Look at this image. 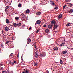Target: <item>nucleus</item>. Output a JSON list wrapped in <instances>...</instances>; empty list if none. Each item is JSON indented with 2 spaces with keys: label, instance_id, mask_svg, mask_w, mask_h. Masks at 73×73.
<instances>
[{
  "label": "nucleus",
  "instance_id": "nucleus-1",
  "mask_svg": "<svg viewBox=\"0 0 73 73\" xmlns=\"http://www.w3.org/2000/svg\"><path fill=\"white\" fill-rule=\"evenodd\" d=\"M19 17L20 19H22L23 20H24L25 19V15L23 14H21L19 16Z\"/></svg>",
  "mask_w": 73,
  "mask_h": 73
},
{
  "label": "nucleus",
  "instance_id": "nucleus-2",
  "mask_svg": "<svg viewBox=\"0 0 73 73\" xmlns=\"http://www.w3.org/2000/svg\"><path fill=\"white\" fill-rule=\"evenodd\" d=\"M41 21L40 20H38L36 21V23L35 24V25L36 26V25H37V24H41Z\"/></svg>",
  "mask_w": 73,
  "mask_h": 73
},
{
  "label": "nucleus",
  "instance_id": "nucleus-3",
  "mask_svg": "<svg viewBox=\"0 0 73 73\" xmlns=\"http://www.w3.org/2000/svg\"><path fill=\"white\" fill-rule=\"evenodd\" d=\"M40 56L41 57H45V53H43L40 54Z\"/></svg>",
  "mask_w": 73,
  "mask_h": 73
},
{
  "label": "nucleus",
  "instance_id": "nucleus-4",
  "mask_svg": "<svg viewBox=\"0 0 73 73\" xmlns=\"http://www.w3.org/2000/svg\"><path fill=\"white\" fill-rule=\"evenodd\" d=\"M4 30L6 31H8V30H9V28L8 27L6 26L4 29Z\"/></svg>",
  "mask_w": 73,
  "mask_h": 73
},
{
  "label": "nucleus",
  "instance_id": "nucleus-5",
  "mask_svg": "<svg viewBox=\"0 0 73 73\" xmlns=\"http://www.w3.org/2000/svg\"><path fill=\"white\" fill-rule=\"evenodd\" d=\"M21 23L20 22L17 23V26H18V27L20 26H21Z\"/></svg>",
  "mask_w": 73,
  "mask_h": 73
},
{
  "label": "nucleus",
  "instance_id": "nucleus-6",
  "mask_svg": "<svg viewBox=\"0 0 73 73\" xmlns=\"http://www.w3.org/2000/svg\"><path fill=\"white\" fill-rule=\"evenodd\" d=\"M38 52L37 51H36L35 53V56L36 58H37L38 55H37V53Z\"/></svg>",
  "mask_w": 73,
  "mask_h": 73
},
{
  "label": "nucleus",
  "instance_id": "nucleus-7",
  "mask_svg": "<svg viewBox=\"0 0 73 73\" xmlns=\"http://www.w3.org/2000/svg\"><path fill=\"white\" fill-rule=\"evenodd\" d=\"M27 44H29L30 43V42H31V40L30 38H28L27 39Z\"/></svg>",
  "mask_w": 73,
  "mask_h": 73
},
{
  "label": "nucleus",
  "instance_id": "nucleus-8",
  "mask_svg": "<svg viewBox=\"0 0 73 73\" xmlns=\"http://www.w3.org/2000/svg\"><path fill=\"white\" fill-rule=\"evenodd\" d=\"M6 22L7 24H9V20L8 19H6Z\"/></svg>",
  "mask_w": 73,
  "mask_h": 73
},
{
  "label": "nucleus",
  "instance_id": "nucleus-9",
  "mask_svg": "<svg viewBox=\"0 0 73 73\" xmlns=\"http://www.w3.org/2000/svg\"><path fill=\"white\" fill-rule=\"evenodd\" d=\"M26 12L27 13H28L29 14V12H30V11H29V9H27L26 10Z\"/></svg>",
  "mask_w": 73,
  "mask_h": 73
},
{
  "label": "nucleus",
  "instance_id": "nucleus-10",
  "mask_svg": "<svg viewBox=\"0 0 73 73\" xmlns=\"http://www.w3.org/2000/svg\"><path fill=\"white\" fill-rule=\"evenodd\" d=\"M64 45H65V43L64 42L62 43L61 44H60V46H64Z\"/></svg>",
  "mask_w": 73,
  "mask_h": 73
},
{
  "label": "nucleus",
  "instance_id": "nucleus-11",
  "mask_svg": "<svg viewBox=\"0 0 73 73\" xmlns=\"http://www.w3.org/2000/svg\"><path fill=\"white\" fill-rule=\"evenodd\" d=\"M13 54H10V58H12V57H13Z\"/></svg>",
  "mask_w": 73,
  "mask_h": 73
},
{
  "label": "nucleus",
  "instance_id": "nucleus-12",
  "mask_svg": "<svg viewBox=\"0 0 73 73\" xmlns=\"http://www.w3.org/2000/svg\"><path fill=\"white\" fill-rule=\"evenodd\" d=\"M55 23H56V22H55V21L54 20L52 21L51 22L52 24H54Z\"/></svg>",
  "mask_w": 73,
  "mask_h": 73
},
{
  "label": "nucleus",
  "instance_id": "nucleus-13",
  "mask_svg": "<svg viewBox=\"0 0 73 73\" xmlns=\"http://www.w3.org/2000/svg\"><path fill=\"white\" fill-rule=\"evenodd\" d=\"M9 8V7L8 6H7L6 7L5 11H7Z\"/></svg>",
  "mask_w": 73,
  "mask_h": 73
},
{
  "label": "nucleus",
  "instance_id": "nucleus-14",
  "mask_svg": "<svg viewBox=\"0 0 73 73\" xmlns=\"http://www.w3.org/2000/svg\"><path fill=\"white\" fill-rule=\"evenodd\" d=\"M15 20H16L17 21L19 20V18L18 17H15Z\"/></svg>",
  "mask_w": 73,
  "mask_h": 73
},
{
  "label": "nucleus",
  "instance_id": "nucleus-15",
  "mask_svg": "<svg viewBox=\"0 0 73 73\" xmlns=\"http://www.w3.org/2000/svg\"><path fill=\"white\" fill-rule=\"evenodd\" d=\"M36 15H38V16L39 15H41V13L40 12H37L36 13Z\"/></svg>",
  "mask_w": 73,
  "mask_h": 73
},
{
  "label": "nucleus",
  "instance_id": "nucleus-16",
  "mask_svg": "<svg viewBox=\"0 0 73 73\" xmlns=\"http://www.w3.org/2000/svg\"><path fill=\"white\" fill-rule=\"evenodd\" d=\"M45 31L46 33H48V32H49V29H45Z\"/></svg>",
  "mask_w": 73,
  "mask_h": 73
},
{
  "label": "nucleus",
  "instance_id": "nucleus-17",
  "mask_svg": "<svg viewBox=\"0 0 73 73\" xmlns=\"http://www.w3.org/2000/svg\"><path fill=\"white\" fill-rule=\"evenodd\" d=\"M62 53L64 54H66V53H67V51H63L62 52Z\"/></svg>",
  "mask_w": 73,
  "mask_h": 73
},
{
  "label": "nucleus",
  "instance_id": "nucleus-18",
  "mask_svg": "<svg viewBox=\"0 0 73 73\" xmlns=\"http://www.w3.org/2000/svg\"><path fill=\"white\" fill-rule=\"evenodd\" d=\"M53 49L54 50H58V48L57 47H54Z\"/></svg>",
  "mask_w": 73,
  "mask_h": 73
},
{
  "label": "nucleus",
  "instance_id": "nucleus-19",
  "mask_svg": "<svg viewBox=\"0 0 73 73\" xmlns=\"http://www.w3.org/2000/svg\"><path fill=\"white\" fill-rule=\"evenodd\" d=\"M54 29H57V25H55L54 27Z\"/></svg>",
  "mask_w": 73,
  "mask_h": 73
},
{
  "label": "nucleus",
  "instance_id": "nucleus-20",
  "mask_svg": "<svg viewBox=\"0 0 73 73\" xmlns=\"http://www.w3.org/2000/svg\"><path fill=\"white\" fill-rule=\"evenodd\" d=\"M69 4V5L70 6V7H72V6H73V4H72V3H68L67 4Z\"/></svg>",
  "mask_w": 73,
  "mask_h": 73
},
{
  "label": "nucleus",
  "instance_id": "nucleus-21",
  "mask_svg": "<svg viewBox=\"0 0 73 73\" xmlns=\"http://www.w3.org/2000/svg\"><path fill=\"white\" fill-rule=\"evenodd\" d=\"M13 25L15 27H16L17 26V24H16L15 23H13Z\"/></svg>",
  "mask_w": 73,
  "mask_h": 73
},
{
  "label": "nucleus",
  "instance_id": "nucleus-22",
  "mask_svg": "<svg viewBox=\"0 0 73 73\" xmlns=\"http://www.w3.org/2000/svg\"><path fill=\"white\" fill-rule=\"evenodd\" d=\"M48 28L50 29L52 28V25H49Z\"/></svg>",
  "mask_w": 73,
  "mask_h": 73
},
{
  "label": "nucleus",
  "instance_id": "nucleus-23",
  "mask_svg": "<svg viewBox=\"0 0 73 73\" xmlns=\"http://www.w3.org/2000/svg\"><path fill=\"white\" fill-rule=\"evenodd\" d=\"M21 3H19L18 5V7L19 8L21 7Z\"/></svg>",
  "mask_w": 73,
  "mask_h": 73
},
{
  "label": "nucleus",
  "instance_id": "nucleus-24",
  "mask_svg": "<svg viewBox=\"0 0 73 73\" xmlns=\"http://www.w3.org/2000/svg\"><path fill=\"white\" fill-rule=\"evenodd\" d=\"M62 14H61L60 15H59L58 17V19H60V18H61L62 17Z\"/></svg>",
  "mask_w": 73,
  "mask_h": 73
},
{
  "label": "nucleus",
  "instance_id": "nucleus-25",
  "mask_svg": "<svg viewBox=\"0 0 73 73\" xmlns=\"http://www.w3.org/2000/svg\"><path fill=\"white\" fill-rule=\"evenodd\" d=\"M34 45H35L34 46H35V50H36L37 48L36 47V43H34Z\"/></svg>",
  "mask_w": 73,
  "mask_h": 73
},
{
  "label": "nucleus",
  "instance_id": "nucleus-26",
  "mask_svg": "<svg viewBox=\"0 0 73 73\" xmlns=\"http://www.w3.org/2000/svg\"><path fill=\"white\" fill-rule=\"evenodd\" d=\"M60 63L61 64V65H62V64H63V62L61 59L60 60Z\"/></svg>",
  "mask_w": 73,
  "mask_h": 73
},
{
  "label": "nucleus",
  "instance_id": "nucleus-27",
  "mask_svg": "<svg viewBox=\"0 0 73 73\" xmlns=\"http://www.w3.org/2000/svg\"><path fill=\"white\" fill-rule=\"evenodd\" d=\"M70 24H71V23H68L66 25V26L67 27H69V26H70Z\"/></svg>",
  "mask_w": 73,
  "mask_h": 73
},
{
  "label": "nucleus",
  "instance_id": "nucleus-28",
  "mask_svg": "<svg viewBox=\"0 0 73 73\" xmlns=\"http://www.w3.org/2000/svg\"><path fill=\"white\" fill-rule=\"evenodd\" d=\"M73 11V9H71L70 10V11L69 13H72Z\"/></svg>",
  "mask_w": 73,
  "mask_h": 73
},
{
  "label": "nucleus",
  "instance_id": "nucleus-29",
  "mask_svg": "<svg viewBox=\"0 0 73 73\" xmlns=\"http://www.w3.org/2000/svg\"><path fill=\"white\" fill-rule=\"evenodd\" d=\"M34 66H37V63H34Z\"/></svg>",
  "mask_w": 73,
  "mask_h": 73
},
{
  "label": "nucleus",
  "instance_id": "nucleus-30",
  "mask_svg": "<svg viewBox=\"0 0 73 73\" xmlns=\"http://www.w3.org/2000/svg\"><path fill=\"white\" fill-rule=\"evenodd\" d=\"M9 41H6L5 43V44H6H6H8V43H9Z\"/></svg>",
  "mask_w": 73,
  "mask_h": 73
},
{
  "label": "nucleus",
  "instance_id": "nucleus-31",
  "mask_svg": "<svg viewBox=\"0 0 73 73\" xmlns=\"http://www.w3.org/2000/svg\"><path fill=\"white\" fill-rule=\"evenodd\" d=\"M70 0H66V2H70Z\"/></svg>",
  "mask_w": 73,
  "mask_h": 73
},
{
  "label": "nucleus",
  "instance_id": "nucleus-32",
  "mask_svg": "<svg viewBox=\"0 0 73 73\" xmlns=\"http://www.w3.org/2000/svg\"><path fill=\"white\" fill-rule=\"evenodd\" d=\"M1 47H3L4 46V45H3V43H1Z\"/></svg>",
  "mask_w": 73,
  "mask_h": 73
},
{
  "label": "nucleus",
  "instance_id": "nucleus-33",
  "mask_svg": "<svg viewBox=\"0 0 73 73\" xmlns=\"http://www.w3.org/2000/svg\"><path fill=\"white\" fill-rule=\"evenodd\" d=\"M11 65H14V62H11Z\"/></svg>",
  "mask_w": 73,
  "mask_h": 73
},
{
  "label": "nucleus",
  "instance_id": "nucleus-34",
  "mask_svg": "<svg viewBox=\"0 0 73 73\" xmlns=\"http://www.w3.org/2000/svg\"><path fill=\"white\" fill-rule=\"evenodd\" d=\"M39 31L40 30L39 29H38L36 32V33H37L39 32Z\"/></svg>",
  "mask_w": 73,
  "mask_h": 73
},
{
  "label": "nucleus",
  "instance_id": "nucleus-35",
  "mask_svg": "<svg viewBox=\"0 0 73 73\" xmlns=\"http://www.w3.org/2000/svg\"><path fill=\"white\" fill-rule=\"evenodd\" d=\"M65 7H66V5L64 6L63 7V10H64L65 9Z\"/></svg>",
  "mask_w": 73,
  "mask_h": 73
},
{
  "label": "nucleus",
  "instance_id": "nucleus-36",
  "mask_svg": "<svg viewBox=\"0 0 73 73\" xmlns=\"http://www.w3.org/2000/svg\"><path fill=\"white\" fill-rule=\"evenodd\" d=\"M51 4L52 5L54 6L55 5V4L54 3H51Z\"/></svg>",
  "mask_w": 73,
  "mask_h": 73
},
{
  "label": "nucleus",
  "instance_id": "nucleus-37",
  "mask_svg": "<svg viewBox=\"0 0 73 73\" xmlns=\"http://www.w3.org/2000/svg\"><path fill=\"white\" fill-rule=\"evenodd\" d=\"M43 27H46V25H43Z\"/></svg>",
  "mask_w": 73,
  "mask_h": 73
},
{
  "label": "nucleus",
  "instance_id": "nucleus-38",
  "mask_svg": "<svg viewBox=\"0 0 73 73\" xmlns=\"http://www.w3.org/2000/svg\"><path fill=\"white\" fill-rule=\"evenodd\" d=\"M50 3H51V4H52V3H54V2H53V1H50Z\"/></svg>",
  "mask_w": 73,
  "mask_h": 73
},
{
  "label": "nucleus",
  "instance_id": "nucleus-39",
  "mask_svg": "<svg viewBox=\"0 0 73 73\" xmlns=\"http://www.w3.org/2000/svg\"><path fill=\"white\" fill-rule=\"evenodd\" d=\"M58 7H56L54 8V9H57Z\"/></svg>",
  "mask_w": 73,
  "mask_h": 73
},
{
  "label": "nucleus",
  "instance_id": "nucleus-40",
  "mask_svg": "<svg viewBox=\"0 0 73 73\" xmlns=\"http://www.w3.org/2000/svg\"><path fill=\"white\" fill-rule=\"evenodd\" d=\"M29 73V72H28V71L27 70H26V71L25 73Z\"/></svg>",
  "mask_w": 73,
  "mask_h": 73
},
{
  "label": "nucleus",
  "instance_id": "nucleus-41",
  "mask_svg": "<svg viewBox=\"0 0 73 73\" xmlns=\"http://www.w3.org/2000/svg\"><path fill=\"white\" fill-rule=\"evenodd\" d=\"M2 73H5V71H3Z\"/></svg>",
  "mask_w": 73,
  "mask_h": 73
},
{
  "label": "nucleus",
  "instance_id": "nucleus-42",
  "mask_svg": "<svg viewBox=\"0 0 73 73\" xmlns=\"http://www.w3.org/2000/svg\"><path fill=\"white\" fill-rule=\"evenodd\" d=\"M17 62L16 61H14V63H15V64H16Z\"/></svg>",
  "mask_w": 73,
  "mask_h": 73
},
{
  "label": "nucleus",
  "instance_id": "nucleus-43",
  "mask_svg": "<svg viewBox=\"0 0 73 73\" xmlns=\"http://www.w3.org/2000/svg\"><path fill=\"white\" fill-rule=\"evenodd\" d=\"M31 29H32V28H31V27H30V28H29V30H31Z\"/></svg>",
  "mask_w": 73,
  "mask_h": 73
},
{
  "label": "nucleus",
  "instance_id": "nucleus-44",
  "mask_svg": "<svg viewBox=\"0 0 73 73\" xmlns=\"http://www.w3.org/2000/svg\"><path fill=\"white\" fill-rule=\"evenodd\" d=\"M60 40V42H62V39Z\"/></svg>",
  "mask_w": 73,
  "mask_h": 73
},
{
  "label": "nucleus",
  "instance_id": "nucleus-45",
  "mask_svg": "<svg viewBox=\"0 0 73 73\" xmlns=\"http://www.w3.org/2000/svg\"><path fill=\"white\" fill-rule=\"evenodd\" d=\"M50 35H49L47 36V37H50Z\"/></svg>",
  "mask_w": 73,
  "mask_h": 73
},
{
  "label": "nucleus",
  "instance_id": "nucleus-46",
  "mask_svg": "<svg viewBox=\"0 0 73 73\" xmlns=\"http://www.w3.org/2000/svg\"><path fill=\"white\" fill-rule=\"evenodd\" d=\"M48 34V33L47 34H44V35H45V36H46V35H47Z\"/></svg>",
  "mask_w": 73,
  "mask_h": 73
},
{
  "label": "nucleus",
  "instance_id": "nucleus-47",
  "mask_svg": "<svg viewBox=\"0 0 73 73\" xmlns=\"http://www.w3.org/2000/svg\"><path fill=\"white\" fill-rule=\"evenodd\" d=\"M22 73H25L24 72H23Z\"/></svg>",
  "mask_w": 73,
  "mask_h": 73
},
{
  "label": "nucleus",
  "instance_id": "nucleus-48",
  "mask_svg": "<svg viewBox=\"0 0 73 73\" xmlns=\"http://www.w3.org/2000/svg\"><path fill=\"white\" fill-rule=\"evenodd\" d=\"M56 1H58V0H56Z\"/></svg>",
  "mask_w": 73,
  "mask_h": 73
},
{
  "label": "nucleus",
  "instance_id": "nucleus-49",
  "mask_svg": "<svg viewBox=\"0 0 73 73\" xmlns=\"http://www.w3.org/2000/svg\"><path fill=\"white\" fill-rule=\"evenodd\" d=\"M1 65H3V64H1Z\"/></svg>",
  "mask_w": 73,
  "mask_h": 73
},
{
  "label": "nucleus",
  "instance_id": "nucleus-50",
  "mask_svg": "<svg viewBox=\"0 0 73 73\" xmlns=\"http://www.w3.org/2000/svg\"><path fill=\"white\" fill-rule=\"evenodd\" d=\"M18 57H19V56H18Z\"/></svg>",
  "mask_w": 73,
  "mask_h": 73
}]
</instances>
